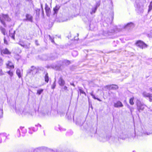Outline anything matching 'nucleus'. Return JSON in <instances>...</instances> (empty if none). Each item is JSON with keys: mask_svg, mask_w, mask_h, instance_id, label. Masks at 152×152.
<instances>
[{"mask_svg": "<svg viewBox=\"0 0 152 152\" xmlns=\"http://www.w3.org/2000/svg\"><path fill=\"white\" fill-rule=\"evenodd\" d=\"M135 44L137 47L142 49H143L144 48H147L148 46L147 45L143 42L140 40L137 41L135 43Z\"/></svg>", "mask_w": 152, "mask_h": 152, "instance_id": "nucleus-1", "label": "nucleus"}, {"mask_svg": "<svg viewBox=\"0 0 152 152\" xmlns=\"http://www.w3.org/2000/svg\"><path fill=\"white\" fill-rule=\"evenodd\" d=\"M1 55H10L11 54V52L8 48H5L1 51Z\"/></svg>", "mask_w": 152, "mask_h": 152, "instance_id": "nucleus-2", "label": "nucleus"}, {"mask_svg": "<svg viewBox=\"0 0 152 152\" xmlns=\"http://www.w3.org/2000/svg\"><path fill=\"white\" fill-rule=\"evenodd\" d=\"M5 64L7 68L11 69H14L15 68L13 63L10 61H8Z\"/></svg>", "mask_w": 152, "mask_h": 152, "instance_id": "nucleus-3", "label": "nucleus"}, {"mask_svg": "<svg viewBox=\"0 0 152 152\" xmlns=\"http://www.w3.org/2000/svg\"><path fill=\"white\" fill-rule=\"evenodd\" d=\"M8 15H3L1 17H0V21L1 23L4 26H6V24L5 23V20L6 18H8Z\"/></svg>", "mask_w": 152, "mask_h": 152, "instance_id": "nucleus-4", "label": "nucleus"}, {"mask_svg": "<svg viewBox=\"0 0 152 152\" xmlns=\"http://www.w3.org/2000/svg\"><path fill=\"white\" fill-rule=\"evenodd\" d=\"M20 45L23 48L28 49L29 48L30 43L27 42H25V43L21 42L20 44Z\"/></svg>", "mask_w": 152, "mask_h": 152, "instance_id": "nucleus-5", "label": "nucleus"}, {"mask_svg": "<svg viewBox=\"0 0 152 152\" xmlns=\"http://www.w3.org/2000/svg\"><path fill=\"white\" fill-rule=\"evenodd\" d=\"M45 10L47 15L49 16L51 13V11L50 8L46 4H45Z\"/></svg>", "mask_w": 152, "mask_h": 152, "instance_id": "nucleus-6", "label": "nucleus"}, {"mask_svg": "<svg viewBox=\"0 0 152 152\" xmlns=\"http://www.w3.org/2000/svg\"><path fill=\"white\" fill-rule=\"evenodd\" d=\"M143 96L145 97H148L150 102H152V94L149 93H147L144 92L142 94Z\"/></svg>", "mask_w": 152, "mask_h": 152, "instance_id": "nucleus-7", "label": "nucleus"}, {"mask_svg": "<svg viewBox=\"0 0 152 152\" xmlns=\"http://www.w3.org/2000/svg\"><path fill=\"white\" fill-rule=\"evenodd\" d=\"M123 106V103L120 101H118L114 104V106L115 108L122 107Z\"/></svg>", "mask_w": 152, "mask_h": 152, "instance_id": "nucleus-8", "label": "nucleus"}, {"mask_svg": "<svg viewBox=\"0 0 152 152\" xmlns=\"http://www.w3.org/2000/svg\"><path fill=\"white\" fill-rule=\"evenodd\" d=\"M58 83L61 86H63L65 84V82L62 77H60L58 80Z\"/></svg>", "mask_w": 152, "mask_h": 152, "instance_id": "nucleus-9", "label": "nucleus"}, {"mask_svg": "<svg viewBox=\"0 0 152 152\" xmlns=\"http://www.w3.org/2000/svg\"><path fill=\"white\" fill-rule=\"evenodd\" d=\"M26 19L31 22H32L33 18L32 16L29 14H27L26 15Z\"/></svg>", "mask_w": 152, "mask_h": 152, "instance_id": "nucleus-10", "label": "nucleus"}, {"mask_svg": "<svg viewBox=\"0 0 152 152\" xmlns=\"http://www.w3.org/2000/svg\"><path fill=\"white\" fill-rule=\"evenodd\" d=\"M110 88V89L115 90L118 88V87L117 85L112 84L109 86Z\"/></svg>", "mask_w": 152, "mask_h": 152, "instance_id": "nucleus-11", "label": "nucleus"}, {"mask_svg": "<svg viewBox=\"0 0 152 152\" xmlns=\"http://www.w3.org/2000/svg\"><path fill=\"white\" fill-rule=\"evenodd\" d=\"M60 8V7L56 5L53 9V11H54V14H57Z\"/></svg>", "mask_w": 152, "mask_h": 152, "instance_id": "nucleus-12", "label": "nucleus"}, {"mask_svg": "<svg viewBox=\"0 0 152 152\" xmlns=\"http://www.w3.org/2000/svg\"><path fill=\"white\" fill-rule=\"evenodd\" d=\"M44 78H45V81L46 83H48V82L49 80V78L48 74L47 73L45 74V76L44 77Z\"/></svg>", "mask_w": 152, "mask_h": 152, "instance_id": "nucleus-13", "label": "nucleus"}, {"mask_svg": "<svg viewBox=\"0 0 152 152\" xmlns=\"http://www.w3.org/2000/svg\"><path fill=\"white\" fill-rule=\"evenodd\" d=\"M134 97H132L131 98L129 99V104L131 105H133L134 104Z\"/></svg>", "mask_w": 152, "mask_h": 152, "instance_id": "nucleus-14", "label": "nucleus"}, {"mask_svg": "<svg viewBox=\"0 0 152 152\" xmlns=\"http://www.w3.org/2000/svg\"><path fill=\"white\" fill-rule=\"evenodd\" d=\"M16 73L19 78H20L21 77V72L19 69H18L17 70Z\"/></svg>", "mask_w": 152, "mask_h": 152, "instance_id": "nucleus-15", "label": "nucleus"}, {"mask_svg": "<svg viewBox=\"0 0 152 152\" xmlns=\"http://www.w3.org/2000/svg\"><path fill=\"white\" fill-rule=\"evenodd\" d=\"M152 9V0L150 2V4L148 6V12H149Z\"/></svg>", "mask_w": 152, "mask_h": 152, "instance_id": "nucleus-16", "label": "nucleus"}, {"mask_svg": "<svg viewBox=\"0 0 152 152\" xmlns=\"http://www.w3.org/2000/svg\"><path fill=\"white\" fill-rule=\"evenodd\" d=\"M64 63L66 66H68L71 64V62L69 60H66L64 61Z\"/></svg>", "mask_w": 152, "mask_h": 152, "instance_id": "nucleus-17", "label": "nucleus"}, {"mask_svg": "<svg viewBox=\"0 0 152 152\" xmlns=\"http://www.w3.org/2000/svg\"><path fill=\"white\" fill-rule=\"evenodd\" d=\"M36 11V15L38 16L39 17V15L40 14V10L39 9H37L35 10Z\"/></svg>", "mask_w": 152, "mask_h": 152, "instance_id": "nucleus-18", "label": "nucleus"}, {"mask_svg": "<svg viewBox=\"0 0 152 152\" xmlns=\"http://www.w3.org/2000/svg\"><path fill=\"white\" fill-rule=\"evenodd\" d=\"M0 29L1 31V33L4 35L5 34V29L2 27H0Z\"/></svg>", "mask_w": 152, "mask_h": 152, "instance_id": "nucleus-19", "label": "nucleus"}, {"mask_svg": "<svg viewBox=\"0 0 152 152\" xmlns=\"http://www.w3.org/2000/svg\"><path fill=\"white\" fill-rule=\"evenodd\" d=\"M43 89H41L39 90H37V94L39 95L43 91Z\"/></svg>", "mask_w": 152, "mask_h": 152, "instance_id": "nucleus-20", "label": "nucleus"}, {"mask_svg": "<svg viewBox=\"0 0 152 152\" xmlns=\"http://www.w3.org/2000/svg\"><path fill=\"white\" fill-rule=\"evenodd\" d=\"M7 73L11 77H12L13 75V72L11 70H10L7 72Z\"/></svg>", "mask_w": 152, "mask_h": 152, "instance_id": "nucleus-21", "label": "nucleus"}, {"mask_svg": "<svg viewBox=\"0 0 152 152\" xmlns=\"http://www.w3.org/2000/svg\"><path fill=\"white\" fill-rule=\"evenodd\" d=\"M79 91H80V94H86V93L83 91V89L82 88H79Z\"/></svg>", "mask_w": 152, "mask_h": 152, "instance_id": "nucleus-22", "label": "nucleus"}, {"mask_svg": "<svg viewBox=\"0 0 152 152\" xmlns=\"http://www.w3.org/2000/svg\"><path fill=\"white\" fill-rule=\"evenodd\" d=\"M97 9V7H96L94 9H92V11L91 12V14L94 13L95 12Z\"/></svg>", "mask_w": 152, "mask_h": 152, "instance_id": "nucleus-23", "label": "nucleus"}, {"mask_svg": "<svg viewBox=\"0 0 152 152\" xmlns=\"http://www.w3.org/2000/svg\"><path fill=\"white\" fill-rule=\"evenodd\" d=\"M4 75V73L2 69L0 68V76H2Z\"/></svg>", "mask_w": 152, "mask_h": 152, "instance_id": "nucleus-24", "label": "nucleus"}, {"mask_svg": "<svg viewBox=\"0 0 152 152\" xmlns=\"http://www.w3.org/2000/svg\"><path fill=\"white\" fill-rule=\"evenodd\" d=\"M4 43L6 45L8 44V42L7 41L6 39V38L4 37Z\"/></svg>", "mask_w": 152, "mask_h": 152, "instance_id": "nucleus-25", "label": "nucleus"}, {"mask_svg": "<svg viewBox=\"0 0 152 152\" xmlns=\"http://www.w3.org/2000/svg\"><path fill=\"white\" fill-rule=\"evenodd\" d=\"M56 82H54L53 85H52V86H51V88L52 89H54V88H55L56 86Z\"/></svg>", "mask_w": 152, "mask_h": 152, "instance_id": "nucleus-26", "label": "nucleus"}, {"mask_svg": "<svg viewBox=\"0 0 152 152\" xmlns=\"http://www.w3.org/2000/svg\"><path fill=\"white\" fill-rule=\"evenodd\" d=\"M48 36L49 37L50 39L51 40V42L53 43H55L54 41L53 38H52L50 35H48Z\"/></svg>", "mask_w": 152, "mask_h": 152, "instance_id": "nucleus-27", "label": "nucleus"}, {"mask_svg": "<svg viewBox=\"0 0 152 152\" xmlns=\"http://www.w3.org/2000/svg\"><path fill=\"white\" fill-rule=\"evenodd\" d=\"M31 68H33V70H34V69H36L37 70V71H36V73L37 72V71H38V69H37L36 67H34V66H31Z\"/></svg>", "mask_w": 152, "mask_h": 152, "instance_id": "nucleus-28", "label": "nucleus"}, {"mask_svg": "<svg viewBox=\"0 0 152 152\" xmlns=\"http://www.w3.org/2000/svg\"><path fill=\"white\" fill-rule=\"evenodd\" d=\"M63 89L64 90H67V87L66 86H64L63 88Z\"/></svg>", "mask_w": 152, "mask_h": 152, "instance_id": "nucleus-29", "label": "nucleus"}, {"mask_svg": "<svg viewBox=\"0 0 152 152\" xmlns=\"http://www.w3.org/2000/svg\"><path fill=\"white\" fill-rule=\"evenodd\" d=\"M11 37L13 39H15V35L14 34L12 35L11 36Z\"/></svg>", "mask_w": 152, "mask_h": 152, "instance_id": "nucleus-30", "label": "nucleus"}, {"mask_svg": "<svg viewBox=\"0 0 152 152\" xmlns=\"http://www.w3.org/2000/svg\"><path fill=\"white\" fill-rule=\"evenodd\" d=\"M93 98H94V99H96L98 100V101H101V100L99 99H98V98H95V97H94Z\"/></svg>", "mask_w": 152, "mask_h": 152, "instance_id": "nucleus-31", "label": "nucleus"}, {"mask_svg": "<svg viewBox=\"0 0 152 152\" xmlns=\"http://www.w3.org/2000/svg\"><path fill=\"white\" fill-rule=\"evenodd\" d=\"M37 42H38V41L37 40H36L35 41V42H36V44L37 45H39V44H38L37 43Z\"/></svg>", "mask_w": 152, "mask_h": 152, "instance_id": "nucleus-32", "label": "nucleus"}, {"mask_svg": "<svg viewBox=\"0 0 152 152\" xmlns=\"http://www.w3.org/2000/svg\"><path fill=\"white\" fill-rule=\"evenodd\" d=\"M71 85H72V86H73L74 87L75 86V85H74V84L73 83H71Z\"/></svg>", "mask_w": 152, "mask_h": 152, "instance_id": "nucleus-33", "label": "nucleus"}, {"mask_svg": "<svg viewBox=\"0 0 152 152\" xmlns=\"http://www.w3.org/2000/svg\"><path fill=\"white\" fill-rule=\"evenodd\" d=\"M143 108H142V110H143ZM139 110H141V108H140V107H139Z\"/></svg>", "mask_w": 152, "mask_h": 152, "instance_id": "nucleus-34", "label": "nucleus"}, {"mask_svg": "<svg viewBox=\"0 0 152 152\" xmlns=\"http://www.w3.org/2000/svg\"><path fill=\"white\" fill-rule=\"evenodd\" d=\"M150 89L151 91H152V88H150Z\"/></svg>", "mask_w": 152, "mask_h": 152, "instance_id": "nucleus-35", "label": "nucleus"}]
</instances>
